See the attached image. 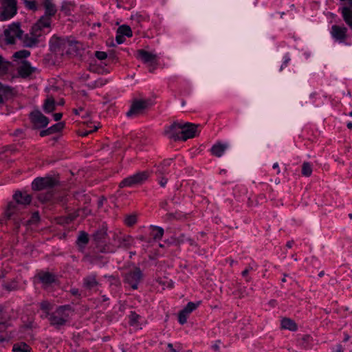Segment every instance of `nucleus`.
I'll use <instances>...</instances> for the list:
<instances>
[{
    "label": "nucleus",
    "instance_id": "46",
    "mask_svg": "<svg viewBox=\"0 0 352 352\" xmlns=\"http://www.w3.org/2000/svg\"><path fill=\"white\" fill-rule=\"evenodd\" d=\"M157 172L160 175L167 173L166 168L162 164L157 166Z\"/></svg>",
    "mask_w": 352,
    "mask_h": 352
},
{
    "label": "nucleus",
    "instance_id": "2",
    "mask_svg": "<svg viewBox=\"0 0 352 352\" xmlns=\"http://www.w3.org/2000/svg\"><path fill=\"white\" fill-rule=\"evenodd\" d=\"M72 313V309L69 305L60 306L50 314L48 320L51 325L59 329L67 322Z\"/></svg>",
    "mask_w": 352,
    "mask_h": 352
},
{
    "label": "nucleus",
    "instance_id": "12",
    "mask_svg": "<svg viewBox=\"0 0 352 352\" xmlns=\"http://www.w3.org/2000/svg\"><path fill=\"white\" fill-rule=\"evenodd\" d=\"M164 134L175 141L181 140V122H174L164 129Z\"/></svg>",
    "mask_w": 352,
    "mask_h": 352
},
{
    "label": "nucleus",
    "instance_id": "45",
    "mask_svg": "<svg viewBox=\"0 0 352 352\" xmlns=\"http://www.w3.org/2000/svg\"><path fill=\"white\" fill-rule=\"evenodd\" d=\"M96 56L99 60H104L107 58V55L104 52L97 51V52H96Z\"/></svg>",
    "mask_w": 352,
    "mask_h": 352
},
{
    "label": "nucleus",
    "instance_id": "5",
    "mask_svg": "<svg viewBox=\"0 0 352 352\" xmlns=\"http://www.w3.org/2000/svg\"><path fill=\"white\" fill-rule=\"evenodd\" d=\"M143 278V274L140 268L134 267L129 270L124 276V282L127 283L133 289H137L138 284Z\"/></svg>",
    "mask_w": 352,
    "mask_h": 352
},
{
    "label": "nucleus",
    "instance_id": "23",
    "mask_svg": "<svg viewBox=\"0 0 352 352\" xmlns=\"http://www.w3.org/2000/svg\"><path fill=\"white\" fill-rule=\"evenodd\" d=\"M12 94V90L11 87L0 82V103H3Z\"/></svg>",
    "mask_w": 352,
    "mask_h": 352
},
{
    "label": "nucleus",
    "instance_id": "14",
    "mask_svg": "<svg viewBox=\"0 0 352 352\" xmlns=\"http://www.w3.org/2000/svg\"><path fill=\"white\" fill-rule=\"evenodd\" d=\"M41 36V32L34 31L32 29L30 34H25V36L22 35L20 40L23 42L24 46L28 47H32L36 46L39 43Z\"/></svg>",
    "mask_w": 352,
    "mask_h": 352
},
{
    "label": "nucleus",
    "instance_id": "62",
    "mask_svg": "<svg viewBox=\"0 0 352 352\" xmlns=\"http://www.w3.org/2000/svg\"><path fill=\"white\" fill-rule=\"evenodd\" d=\"M273 168H274V169L277 168L278 169V173H280V170L278 169V163H274V164Z\"/></svg>",
    "mask_w": 352,
    "mask_h": 352
},
{
    "label": "nucleus",
    "instance_id": "25",
    "mask_svg": "<svg viewBox=\"0 0 352 352\" xmlns=\"http://www.w3.org/2000/svg\"><path fill=\"white\" fill-rule=\"evenodd\" d=\"M55 106L54 99L52 97H48L44 101L43 109L45 113H49L55 109Z\"/></svg>",
    "mask_w": 352,
    "mask_h": 352
},
{
    "label": "nucleus",
    "instance_id": "11",
    "mask_svg": "<svg viewBox=\"0 0 352 352\" xmlns=\"http://www.w3.org/2000/svg\"><path fill=\"white\" fill-rule=\"evenodd\" d=\"M30 120L36 129L45 127L49 123V119L38 110H35L30 113Z\"/></svg>",
    "mask_w": 352,
    "mask_h": 352
},
{
    "label": "nucleus",
    "instance_id": "55",
    "mask_svg": "<svg viewBox=\"0 0 352 352\" xmlns=\"http://www.w3.org/2000/svg\"><path fill=\"white\" fill-rule=\"evenodd\" d=\"M170 163H171V160H164L163 162V163H162V164L164 165L166 168H167L168 166H169L170 165Z\"/></svg>",
    "mask_w": 352,
    "mask_h": 352
},
{
    "label": "nucleus",
    "instance_id": "51",
    "mask_svg": "<svg viewBox=\"0 0 352 352\" xmlns=\"http://www.w3.org/2000/svg\"><path fill=\"white\" fill-rule=\"evenodd\" d=\"M97 129H98V126H94V129L93 130H89V131H85V132H82L81 135H82V136H86V135H87L88 134H89V133H92V132H94V131H96Z\"/></svg>",
    "mask_w": 352,
    "mask_h": 352
},
{
    "label": "nucleus",
    "instance_id": "41",
    "mask_svg": "<svg viewBox=\"0 0 352 352\" xmlns=\"http://www.w3.org/2000/svg\"><path fill=\"white\" fill-rule=\"evenodd\" d=\"M40 219L38 212H35L32 214V217L30 220L28 221L29 224H36L38 222Z\"/></svg>",
    "mask_w": 352,
    "mask_h": 352
},
{
    "label": "nucleus",
    "instance_id": "53",
    "mask_svg": "<svg viewBox=\"0 0 352 352\" xmlns=\"http://www.w3.org/2000/svg\"><path fill=\"white\" fill-rule=\"evenodd\" d=\"M167 181L168 179L164 178V177H162V179L160 180V184L161 186L162 187H164L165 185L167 183Z\"/></svg>",
    "mask_w": 352,
    "mask_h": 352
},
{
    "label": "nucleus",
    "instance_id": "16",
    "mask_svg": "<svg viewBox=\"0 0 352 352\" xmlns=\"http://www.w3.org/2000/svg\"><path fill=\"white\" fill-rule=\"evenodd\" d=\"M17 69L19 75L23 78L30 77L36 71V68L32 67L31 64L26 60L21 61Z\"/></svg>",
    "mask_w": 352,
    "mask_h": 352
},
{
    "label": "nucleus",
    "instance_id": "22",
    "mask_svg": "<svg viewBox=\"0 0 352 352\" xmlns=\"http://www.w3.org/2000/svg\"><path fill=\"white\" fill-rule=\"evenodd\" d=\"M332 36L337 40L343 41L346 37V28L338 25L332 26Z\"/></svg>",
    "mask_w": 352,
    "mask_h": 352
},
{
    "label": "nucleus",
    "instance_id": "20",
    "mask_svg": "<svg viewBox=\"0 0 352 352\" xmlns=\"http://www.w3.org/2000/svg\"><path fill=\"white\" fill-rule=\"evenodd\" d=\"M50 23L51 17L44 14L32 28L34 31H37L38 32L41 33L42 29L50 27Z\"/></svg>",
    "mask_w": 352,
    "mask_h": 352
},
{
    "label": "nucleus",
    "instance_id": "37",
    "mask_svg": "<svg viewBox=\"0 0 352 352\" xmlns=\"http://www.w3.org/2000/svg\"><path fill=\"white\" fill-rule=\"evenodd\" d=\"M30 54V52L29 51L23 50L15 52L13 57L15 58H23L29 56Z\"/></svg>",
    "mask_w": 352,
    "mask_h": 352
},
{
    "label": "nucleus",
    "instance_id": "63",
    "mask_svg": "<svg viewBox=\"0 0 352 352\" xmlns=\"http://www.w3.org/2000/svg\"><path fill=\"white\" fill-rule=\"evenodd\" d=\"M168 348L169 349V351L170 352L173 349H175L173 348V345L170 343L168 344Z\"/></svg>",
    "mask_w": 352,
    "mask_h": 352
},
{
    "label": "nucleus",
    "instance_id": "56",
    "mask_svg": "<svg viewBox=\"0 0 352 352\" xmlns=\"http://www.w3.org/2000/svg\"><path fill=\"white\" fill-rule=\"evenodd\" d=\"M3 310L1 307H0V323H3Z\"/></svg>",
    "mask_w": 352,
    "mask_h": 352
},
{
    "label": "nucleus",
    "instance_id": "32",
    "mask_svg": "<svg viewBox=\"0 0 352 352\" xmlns=\"http://www.w3.org/2000/svg\"><path fill=\"white\" fill-rule=\"evenodd\" d=\"M13 351L14 352H31L30 347L24 342L14 344L13 346Z\"/></svg>",
    "mask_w": 352,
    "mask_h": 352
},
{
    "label": "nucleus",
    "instance_id": "18",
    "mask_svg": "<svg viewBox=\"0 0 352 352\" xmlns=\"http://www.w3.org/2000/svg\"><path fill=\"white\" fill-rule=\"evenodd\" d=\"M137 57L144 63H153L156 60L157 55L144 50H140L138 51Z\"/></svg>",
    "mask_w": 352,
    "mask_h": 352
},
{
    "label": "nucleus",
    "instance_id": "59",
    "mask_svg": "<svg viewBox=\"0 0 352 352\" xmlns=\"http://www.w3.org/2000/svg\"><path fill=\"white\" fill-rule=\"evenodd\" d=\"M248 273H249V269H245V270H243L242 272V276H246Z\"/></svg>",
    "mask_w": 352,
    "mask_h": 352
},
{
    "label": "nucleus",
    "instance_id": "43",
    "mask_svg": "<svg viewBox=\"0 0 352 352\" xmlns=\"http://www.w3.org/2000/svg\"><path fill=\"white\" fill-rule=\"evenodd\" d=\"M63 126L64 124L63 122H58L50 126V129H51L52 133H54L60 131L63 128Z\"/></svg>",
    "mask_w": 352,
    "mask_h": 352
},
{
    "label": "nucleus",
    "instance_id": "21",
    "mask_svg": "<svg viewBox=\"0 0 352 352\" xmlns=\"http://www.w3.org/2000/svg\"><path fill=\"white\" fill-rule=\"evenodd\" d=\"M229 145L227 143L222 144L218 142L212 146L210 151L213 155L220 157L223 155L225 151L228 148Z\"/></svg>",
    "mask_w": 352,
    "mask_h": 352
},
{
    "label": "nucleus",
    "instance_id": "3",
    "mask_svg": "<svg viewBox=\"0 0 352 352\" xmlns=\"http://www.w3.org/2000/svg\"><path fill=\"white\" fill-rule=\"evenodd\" d=\"M16 12L15 0H0V21L11 19Z\"/></svg>",
    "mask_w": 352,
    "mask_h": 352
},
{
    "label": "nucleus",
    "instance_id": "52",
    "mask_svg": "<svg viewBox=\"0 0 352 352\" xmlns=\"http://www.w3.org/2000/svg\"><path fill=\"white\" fill-rule=\"evenodd\" d=\"M54 118L56 121H58L61 119L63 114L61 113H56L53 115Z\"/></svg>",
    "mask_w": 352,
    "mask_h": 352
},
{
    "label": "nucleus",
    "instance_id": "29",
    "mask_svg": "<svg viewBox=\"0 0 352 352\" xmlns=\"http://www.w3.org/2000/svg\"><path fill=\"white\" fill-rule=\"evenodd\" d=\"M281 327L283 329H289L290 331L296 330V323L289 318H284L281 321Z\"/></svg>",
    "mask_w": 352,
    "mask_h": 352
},
{
    "label": "nucleus",
    "instance_id": "19",
    "mask_svg": "<svg viewBox=\"0 0 352 352\" xmlns=\"http://www.w3.org/2000/svg\"><path fill=\"white\" fill-rule=\"evenodd\" d=\"M40 4L45 8V15L52 16L56 12V8L52 0H39Z\"/></svg>",
    "mask_w": 352,
    "mask_h": 352
},
{
    "label": "nucleus",
    "instance_id": "38",
    "mask_svg": "<svg viewBox=\"0 0 352 352\" xmlns=\"http://www.w3.org/2000/svg\"><path fill=\"white\" fill-rule=\"evenodd\" d=\"M52 194L51 191H49V190L45 195L43 192H41L38 195V199L43 202L50 200L52 199Z\"/></svg>",
    "mask_w": 352,
    "mask_h": 352
},
{
    "label": "nucleus",
    "instance_id": "30",
    "mask_svg": "<svg viewBox=\"0 0 352 352\" xmlns=\"http://www.w3.org/2000/svg\"><path fill=\"white\" fill-rule=\"evenodd\" d=\"M40 307L41 310L44 311V314L42 316V318H48V316L50 315L49 311L52 309V304L50 302L45 300L40 303Z\"/></svg>",
    "mask_w": 352,
    "mask_h": 352
},
{
    "label": "nucleus",
    "instance_id": "26",
    "mask_svg": "<svg viewBox=\"0 0 352 352\" xmlns=\"http://www.w3.org/2000/svg\"><path fill=\"white\" fill-rule=\"evenodd\" d=\"M89 241L88 234L85 232H81L78 237L77 244L79 250L82 252L85 245Z\"/></svg>",
    "mask_w": 352,
    "mask_h": 352
},
{
    "label": "nucleus",
    "instance_id": "58",
    "mask_svg": "<svg viewBox=\"0 0 352 352\" xmlns=\"http://www.w3.org/2000/svg\"><path fill=\"white\" fill-rule=\"evenodd\" d=\"M22 133H23V130L19 129L14 131V135L16 136H18V135H21Z\"/></svg>",
    "mask_w": 352,
    "mask_h": 352
},
{
    "label": "nucleus",
    "instance_id": "10",
    "mask_svg": "<svg viewBox=\"0 0 352 352\" xmlns=\"http://www.w3.org/2000/svg\"><path fill=\"white\" fill-rule=\"evenodd\" d=\"M133 242L130 236H122L116 232L112 235V246L115 248H129Z\"/></svg>",
    "mask_w": 352,
    "mask_h": 352
},
{
    "label": "nucleus",
    "instance_id": "9",
    "mask_svg": "<svg viewBox=\"0 0 352 352\" xmlns=\"http://www.w3.org/2000/svg\"><path fill=\"white\" fill-rule=\"evenodd\" d=\"M56 184V181L52 177H38L33 181L32 186L34 190H42L51 189Z\"/></svg>",
    "mask_w": 352,
    "mask_h": 352
},
{
    "label": "nucleus",
    "instance_id": "24",
    "mask_svg": "<svg viewBox=\"0 0 352 352\" xmlns=\"http://www.w3.org/2000/svg\"><path fill=\"white\" fill-rule=\"evenodd\" d=\"M39 279L47 287L56 281V277L52 274L44 272L39 274Z\"/></svg>",
    "mask_w": 352,
    "mask_h": 352
},
{
    "label": "nucleus",
    "instance_id": "54",
    "mask_svg": "<svg viewBox=\"0 0 352 352\" xmlns=\"http://www.w3.org/2000/svg\"><path fill=\"white\" fill-rule=\"evenodd\" d=\"M132 19H135L138 22H140L143 17L141 15L135 14V16H132Z\"/></svg>",
    "mask_w": 352,
    "mask_h": 352
},
{
    "label": "nucleus",
    "instance_id": "64",
    "mask_svg": "<svg viewBox=\"0 0 352 352\" xmlns=\"http://www.w3.org/2000/svg\"><path fill=\"white\" fill-rule=\"evenodd\" d=\"M347 127L351 129H352V122H349L347 123Z\"/></svg>",
    "mask_w": 352,
    "mask_h": 352
},
{
    "label": "nucleus",
    "instance_id": "42",
    "mask_svg": "<svg viewBox=\"0 0 352 352\" xmlns=\"http://www.w3.org/2000/svg\"><path fill=\"white\" fill-rule=\"evenodd\" d=\"M108 281L110 283V285H113L115 287H118L120 285V280L118 278L113 276H109L107 277Z\"/></svg>",
    "mask_w": 352,
    "mask_h": 352
},
{
    "label": "nucleus",
    "instance_id": "49",
    "mask_svg": "<svg viewBox=\"0 0 352 352\" xmlns=\"http://www.w3.org/2000/svg\"><path fill=\"white\" fill-rule=\"evenodd\" d=\"M166 219L168 220L178 219L179 217L177 216V214H176V213H168L166 214Z\"/></svg>",
    "mask_w": 352,
    "mask_h": 352
},
{
    "label": "nucleus",
    "instance_id": "4",
    "mask_svg": "<svg viewBox=\"0 0 352 352\" xmlns=\"http://www.w3.org/2000/svg\"><path fill=\"white\" fill-rule=\"evenodd\" d=\"M152 105L150 99H135L133 100L131 108L126 113L128 117H136Z\"/></svg>",
    "mask_w": 352,
    "mask_h": 352
},
{
    "label": "nucleus",
    "instance_id": "1",
    "mask_svg": "<svg viewBox=\"0 0 352 352\" xmlns=\"http://www.w3.org/2000/svg\"><path fill=\"white\" fill-rule=\"evenodd\" d=\"M32 197L26 192L16 191L13 195V201L8 203L5 210V217L10 220H13L14 223L19 224L22 220L19 214L22 210L30 204Z\"/></svg>",
    "mask_w": 352,
    "mask_h": 352
},
{
    "label": "nucleus",
    "instance_id": "27",
    "mask_svg": "<svg viewBox=\"0 0 352 352\" xmlns=\"http://www.w3.org/2000/svg\"><path fill=\"white\" fill-rule=\"evenodd\" d=\"M11 66L12 63L0 55V76L6 74Z\"/></svg>",
    "mask_w": 352,
    "mask_h": 352
},
{
    "label": "nucleus",
    "instance_id": "39",
    "mask_svg": "<svg viewBox=\"0 0 352 352\" xmlns=\"http://www.w3.org/2000/svg\"><path fill=\"white\" fill-rule=\"evenodd\" d=\"M137 221L136 216L134 214H130L126 217L124 219L125 223L129 226H131L134 225Z\"/></svg>",
    "mask_w": 352,
    "mask_h": 352
},
{
    "label": "nucleus",
    "instance_id": "8",
    "mask_svg": "<svg viewBox=\"0 0 352 352\" xmlns=\"http://www.w3.org/2000/svg\"><path fill=\"white\" fill-rule=\"evenodd\" d=\"M4 34L7 43L13 44L16 39L21 38L23 31L20 29L19 24L12 23L4 31Z\"/></svg>",
    "mask_w": 352,
    "mask_h": 352
},
{
    "label": "nucleus",
    "instance_id": "6",
    "mask_svg": "<svg viewBox=\"0 0 352 352\" xmlns=\"http://www.w3.org/2000/svg\"><path fill=\"white\" fill-rule=\"evenodd\" d=\"M148 177L146 171L140 172L123 179L119 184L120 188L132 187L142 184Z\"/></svg>",
    "mask_w": 352,
    "mask_h": 352
},
{
    "label": "nucleus",
    "instance_id": "36",
    "mask_svg": "<svg viewBox=\"0 0 352 352\" xmlns=\"http://www.w3.org/2000/svg\"><path fill=\"white\" fill-rule=\"evenodd\" d=\"M69 46L66 48L65 54H73L76 53L78 49L76 42L69 41Z\"/></svg>",
    "mask_w": 352,
    "mask_h": 352
},
{
    "label": "nucleus",
    "instance_id": "48",
    "mask_svg": "<svg viewBox=\"0 0 352 352\" xmlns=\"http://www.w3.org/2000/svg\"><path fill=\"white\" fill-rule=\"evenodd\" d=\"M52 134V131H51V129H50V127L45 130H43L40 132V135L41 137H45V136H47V135H51Z\"/></svg>",
    "mask_w": 352,
    "mask_h": 352
},
{
    "label": "nucleus",
    "instance_id": "50",
    "mask_svg": "<svg viewBox=\"0 0 352 352\" xmlns=\"http://www.w3.org/2000/svg\"><path fill=\"white\" fill-rule=\"evenodd\" d=\"M70 292L74 296H80V294L79 293V290L78 289H76V288L71 289Z\"/></svg>",
    "mask_w": 352,
    "mask_h": 352
},
{
    "label": "nucleus",
    "instance_id": "31",
    "mask_svg": "<svg viewBox=\"0 0 352 352\" xmlns=\"http://www.w3.org/2000/svg\"><path fill=\"white\" fill-rule=\"evenodd\" d=\"M151 228L152 230L151 234L154 239L159 240L162 239L164 234V229L162 228L151 226Z\"/></svg>",
    "mask_w": 352,
    "mask_h": 352
},
{
    "label": "nucleus",
    "instance_id": "7",
    "mask_svg": "<svg viewBox=\"0 0 352 352\" xmlns=\"http://www.w3.org/2000/svg\"><path fill=\"white\" fill-rule=\"evenodd\" d=\"M69 40L65 38L52 37L50 40L51 50L56 55L63 56L66 48L69 46Z\"/></svg>",
    "mask_w": 352,
    "mask_h": 352
},
{
    "label": "nucleus",
    "instance_id": "57",
    "mask_svg": "<svg viewBox=\"0 0 352 352\" xmlns=\"http://www.w3.org/2000/svg\"><path fill=\"white\" fill-rule=\"evenodd\" d=\"M103 252H113L115 251V249L114 248H111L109 246H107V249H104V250H102Z\"/></svg>",
    "mask_w": 352,
    "mask_h": 352
},
{
    "label": "nucleus",
    "instance_id": "35",
    "mask_svg": "<svg viewBox=\"0 0 352 352\" xmlns=\"http://www.w3.org/2000/svg\"><path fill=\"white\" fill-rule=\"evenodd\" d=\"M312 166L308 162H304L302 166V174L304 176L309 177L311 175Z\"/></svg>",
    "mask_w": 352,
    "mask_h": 352
},
{
    "label": "nucleus",
    "instance_id": "40",
    "mask_svg": "<svg viewBox=\"0 0 352 352\" xmlns=\"http://www.w3.org/2000/svg\"><path fill=\"white\" fill-rule=\"evenodd\" d=\"M130 322L132 325H135L139 322V319H140V316L134 312H131L129 316Z\"/></svg>",
    "mask_w": 352,
    "mask_h": 352
},
{
    "label": "nucleus",
    "instance_id": "28",
    "mask_svg": "<svg viewBox=\"0 0 352 352\" xmlns=\"http://www.w3.org/2000/svg\"><path fill=\"white\" fill-rule=\"evenodd\" d=\"M342 14L345 22L352 29V12L350 8L344 7L342 10Z\"/></svg>",
    "mask_w": 352,
    "mask_h": 352
},
{
    "label": "nucleus",
    "instance_id": "13",
    "mask_svg": "<svg viewBox=\"0 0 352 352\" xmlns=\"http://www.w3.org/2000/svg\"><path fill=\"white\" fill-rule=\"evenodd\" d=\"M198 125L190 122H181V140L186 141L193 138L197 131Z\"/></svg>",
    "mask_w": 352,
    "mask_h": 352
},
{
    "label": "nucleus",
    "instance_id": "47",
    "mask_svg": "<svg viewBox=\"0 0 352 352\" xmlns=\"http://www.w3.org/2000/svg\"><path fill=\"white\" fill-rule=\"evenodd\" d=\"M116 41L117 42L118 44H122L125 41V38H124V36L120 34H118L117 33V35L116 36Z\"/></svg>",
    "mask_w": 352,
    "mask_h": 352
},
{
    "label": "nucleus",
    "instance_id": "61",
    "mask_svg": "<svg viewBox=\"0 0 352 352\" xmlns=\"http://www.w3.org/2000/svg\"><path fill=\"white\" fill-rule=\"evenodd\" d=\"M162 207L166 210H167V208H166V206H167V201H164L161 204Z\"/></svg>",
    "mask_w": 352,
    "mask_h": 352
},
{
    "label": "nucleus",
    "instance_id": "15",
    "mask_svg": "<svg viewBox=\"0 0 352 352\" xmlns=\"http://www.w3.org/2000/svg\"><path fill=\"white\" fill-rule=\"evenodd\" d=\"M200 302H190L187 304V305L179 312V322L181 324H184L186 322L187 318L189 314L196 309L199 305Z\"/></svg>",
    "mask_w": 352,
    "mask_h": 352
},
{
    "label": "nucleus",
    "instance_id": "60",
    "mask_svg": "<svg viewBox=\"0 0 352 352\" xmlns=\"http://www.w3.org/2000/svg\"><path fill=\"white\" fill-rule=\"evenodd\" d=\"M82 108H80L78 109H74V113H76V115H78L80 113V111H82Z\"/></svg>",
    "mask_w": 352,
    "mask_h": 352
},
{
    "label": "nucleus",
    "instance_id": "33",
    "mask_svg": "<svg viewBox=\"0 0 352 352\" xmlns=\"http://www.w3.org/2000/svg\"><path fill=\"white\" fill-rule=\"evenodd\" d=\"M40 1L24 0L25 6L30 10L36 11L39 8Z\"/></svg>",
    "mask_w": 352,
    "mask_h": 352
},
{
    "label": "nucleus",
    "instance_id": "17",
    "mask_svg": "<svg viewBox=\"0 0 352 352\" xmlns=\"http://www.w3.org/2000/svg\"><path fill=\"white\" fill-rule=\"evenodd\" d=\"M100 285L95 274H91L83 278L82 288L86 291H96Z\"/></svg>",
    "mask_w": 352,
    "mask_h": 352
},
{
    "label": "nucleus",
    "instance_id": "34",
    "mask_svg": "<svg viewBox=\"0 0 352 352\" xmlns=\"http://www.w3.org/2000/svg\"><path fill=\"white\" fill-rule=\"evenodd\" d=\"M117 33L120 34L123 36H126L127 37H131L132 36V31L130 27L125 25L119 27L117 30Z\"/></svg>",
    "mask_w": 352,
    "mask_h": 352
},
{
    "label": "nucleus",
    "instance_id": "44",
    "mask_svg": "<svg viewBox=\"0 0 352 352\" xmlns=\"http://www.w3.org/2000/svg\"><path fill=\"white\" fill-rule=\"evenodd\" d=\"M4 287L8 291H12L16 289L17 285L15 282H12L10 284H6Z\"/></svg>",
    "mask_w": 352,
    "mask_h": 352
}]
</instances>
